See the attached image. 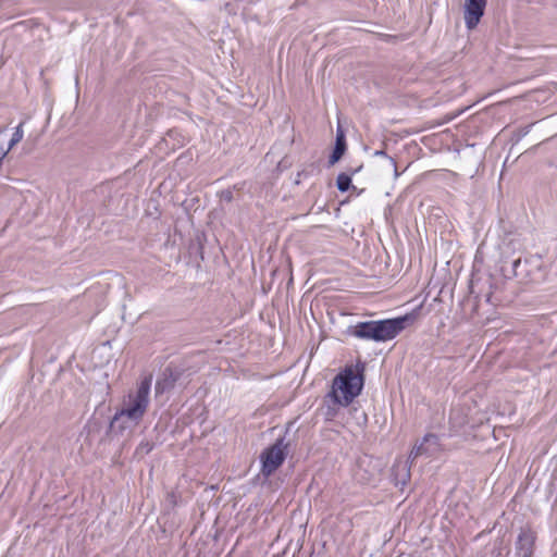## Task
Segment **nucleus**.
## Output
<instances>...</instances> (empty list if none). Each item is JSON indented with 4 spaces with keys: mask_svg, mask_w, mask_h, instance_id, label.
Masks as SVG:
<instances>
[{
    "mask_svg": "<svg viewBox=\"0 0 557 557\" xmlns=\"http://www.w3.org/2000/svg\"><path fill=\"white\" fill-rule=\"evenodd\" d=\"M345 151H346L345 133L342 129V127L339 126L336 131L335 147H334L333 152L329 159L330 165H334L336 162H338L341 160V158L344 156Z\"/></svg>",
    "mask_w": 557,
    "mask_h": 557,
    "instance_id": "obj_10",
    "label": "nucleus"
},
{
    "mask_svg": "<svg viewBox=\"0 0 557 557\" xmlns=\"http://www.w3.org/2000/svg\"><path fill=\"white\" fill-rule=\"evenodd\" d=\"M352 334L360 338L372 339L376 342V321L358 323L354 327Z\"/></svg>",
    "mask_w": 557,
    "mask_h": 557,
    "instance_id": "obj_8",
    "label": "nucleus"
},
{
    "mask_svg": "<svg viewBox=\"0 0 557 557\" xmlns=\"http://www.w3.org/2000/svg\"><path fill=\"white\" fill-rule=\"evenodd\" d=\"M393 474L396 485H406L410 480V466L407 462L397 461L393 467Z\"/></svg>",
    "mask_w": 557,
    "mask_h": 557,
    "instance_id": "obj_11",
    "label": "nucleus"
},
{
    "mask_svg": "<svg viewBox=\"0 0 557 557\" xmlns=\"http://www.w3.org/2000/svg\"><path fill=\"white\" fill-rule=\"evenodd\" d=\"M176 380L177 375H175V373L170 368H166L163 371L162 376L156 383V395L163 394L164 392L173 388Z\"/></svg>",
    "mask_w": 557,
    "mask_h": 557,
    "instance_id": "obj_9",
    "label": "nucleus"
},
{
    "mask_svg": "<svg viewBox=\"0 0 557 557\" xmlns=\"http://www.w3.org/2000/svg\"><path fill=\"white\" fill-rule=\"evenodd\" d=\"M286 447L287 444L284 443V438L281 437L276 440V442L268 447L260 456L262 468L261 473L269 478L272 475L280 466L284 462L286 457Z\"/></svg>",
    "mask_w": 557,
    "mask_h": 557,
    "instance_id": "obj_3",
    "label": "nucleus"
},
{
    "mask_svg": "<svg viewBox=\"0 0 557 557\" xmlns=\"http://www.w3.org/2000/svg\"><path fill=\"white\" fill-rule=\"evenodd\" d=\"M22 126H23V123H21L16 128H15V132L13 133L10 141L8 143L10 145L11 148H13L14 146H16L22 139H23V136H24V133H23V129H22Z\"/></svg>",
    "mask_w": 557,
    "mask_h": 557,
    "instance_id": "obj_13",
    "label": "nucleus"
},
{
    "mask_svg": "<svg viewBox=\"0 0 557 557\" xmlns=\"http://www.w3.org/2000/svg\"><path fill=\"white\" fill-rule=\"evenodd\" d=\"M152 382V375L144 376L134 391H129L122 399L120 408L116 410L110 422V429L122 433L127 429L137 426L145 417L150 403L149 394Z\"/></svg>",
    "mask_w": 557,
    "mask_h": 557,
    "instance_id": "obj_1",
    "label": "nucleus"
},
{
    "mask_svg": "<svg viewBox=\"0 0 557 557\" xmlns=\"http://www.w3.org/2000/svg\"><path fill=\"white\" fill-rule=\"evenodd\" d=\"M351 177L346 173H341L336 180V186L341 191H347L350 188Z\"/></svg>",
    "mask_w": 557,
    "mask_h": 557,
    "instance_id": "obj_12",
    "label": "nucleus"
},
{
    "mask_svg": "<svg viewBox=\"0 0 557 557\" xmlns=\"http://www.w3.org/2000/svg\"><path fill=\"white\" fill-rule=\"evenodd\" d=\"M487 0H465V23L468 29H474L484 15Z\"/></svg>",
    "mask_w": 557,
    "mask_h": 557,
    "instance_id": "obj_7",
    "label": "nucleus"
},
{
    "mask_svg": "<svg viewBox=\"0 0 557 557\" xmlns=\"http://www.w3.org/2000/svg\"><path fill=\"white\" fill-rule=\"evenodd\" d=\"M166 503L171 506V507H175L176 504H177V496L175 495L174 492L172 493H169L168 496H166Z\"/></svg>",
    "mask_w": 557,
    "mask_h": 557,
    "instance_id": "obj_16",
    "label": "nucleus"
},
{
    "mask_svg": "<svg viewBox=\"0 0 557 557\" xmlns=\"http://www.w3.org/2000/svg\"><path fill=\"white\" fill-rule=\"evenodd\" d=\"M363 366L357 364L346 368L335 376L331 395L334 400L343 406H348L357 397L363 387Z\"/></svg>",
    "mask_w": 557,
    "mask_h": 557,
    "instance_id": "obj_2",
    "label": "nucleus"
},
{
    "mask_svg": "<svg viewBox=\"0 0 557 557\" xmlns=\"http://www.w3.org/2000/svg\"><path fill=\"white\" fill-rule=\"evenodd\" d=\"M221 199L231 202L233 200V193L231 190H223L221 193Z\"/></svg>",
    "mask_w": 557,
    "mask_h": 557,
    "instance_id": "obj_17",
    "label": "nucleus"
},
{
    "mask_svg": "<svg viewBox=\"0 0 557 557\" xmlns=\"http://www.w3.org/2000/svg\"><path fill=\"white\" fill-rule=\"evenodd\" d=\"M520 263H521V259H517V260H515V261H513V263H512V270H513V275H515V276H517V272H516V270H517V268L520 265Z\"/></svg>",
    "mask_w": 557,
    "mask_h": 557,
    "instance_id": "obj_18",
    "label": "nucleus"
},
{
    "mask_svg": "<svg viewBox=\"0 0 557 557\" xmlns=\"http://www.w3.org/2000/svg\"><path fill=\"white\" fill-rule=\"evenodd\" d=\"M383 39L385 41H394L395 39H397V36H394V35H383Z\"/></svg>",
    "mask_w": 557,
    "mask_h": 557,
    "instance_id": "obj_19",
    "label": "nucleus"
},
{
    "mask_svg": "<svg viewBox=\"0 0 557 557\" xmlns=\"http://www.w3.org/2000/svg\"><path fill=\"white\" fill-rule=\"evenodd\" d=\"M375 154H376V156H384V154H385V152H384L383 150H380V151H376V152H375Z\"/></svg>",
    "mask_w": 557,
    "mask_h": 557,
    "instance_id": "obj_20",
    "label": "nucleus"
},
{
    "mask_svg": "<svg viewBox=\"0 0 557 557\" xmlns=\"http://www.w3.org/2000/svg\"><path fill=\"white\" fill-rule=\"evenodd\" d=\"M536 541V532L529 525L520 529L515 543L516 555L519 557H532Z\"/></svg>",
    "mask_w": 557,
    "mask_h": 557,
    "instance_id": "obj_5",
    "label": "nucleus"
},
{
    "mask_svg": "<svg viewBox=\"0 0 557 557\" xmlns=\"http://www.w3.org/2000/svg\"><path fill=\"white\" fill-rule=\"evenodd\" d=\"M3 134L4 129H0V159H4L12 149L9 144L5 145Z\"/></svg>",
    "mask_w": 557,
    "mask_h": 557,
    "instance_id": "obj_14",
    "label": "nucleus"
},
{
    "mask_svg": "<svg viewBox=\"0 0 557 557\" xmlns=\"http://www.w3.org/2000/svg\"><path fill=\"white\" fill-rule=\"evenodd\" d=\"M405 318L376 321V342L396 337L405 327Z\"/></svg>",
    "mask_w": 557,
    "mask_h": 557,
    "instance_id": "obj_6",
    "label": "nucleus"
},
{
    "mask_svg": "<svg viewBox=\"0 0 557 557\" xmlns=\"http://www.w3.org/2000/svg\"><path fill=\"white\" fill-rule=\"evenodd\" d=\"M153 448V444L150 442H143L139 444L137 451L140 454H149Z\"/></svg>",
    "mask_w": 557,
    "mask_h": 557,
    "instance_id": "obj_15",
    "label": "nucleus"
},
{
    "mask_svg": "<svg viewBox=\"0 0 557 557\" xmlns=\"http://www.w3.org/2000/svg\"><path fill=\"white\" fill-rule=\"evenodd\" d=\"M440 451H441V444H440L438 436L433 433H429V434L424 435V437L420 442H417L414 444V446L412 447V449L409 454V459L412 462L418 457H421V456L432 457V456L437 455Z\"/></svg>",
    "mask_w": 557,
    "mask_h": 557,
    "instance_id": "obj_4",
    "label": "nucleus"
}]
</instances>
